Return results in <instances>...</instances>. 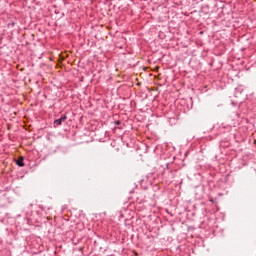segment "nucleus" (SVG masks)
<instances>
[{
	"label": "nucleus",
	"instance_id": "nucleus-1",
	"mask_svg": "<svg viewBox=\"0 0 256 256\" xmlns=\"http://www.w3.org/2000/svg\"><path fill=\"white\" fill-rule=\"evenodd\" d=\"M65 121H67V115H62L59 119L54 121V127H59V125Z\"/></svg>",
	"mask_w": 256,
	"mask_h": 256
},
{
	"label": "nucleus",
	"instance_id": "nucleus-2",
	"mask_svg": "<svg viewBox=\"0 0 256 256\" xmlns=\"http://www.w3.org/2000/svg\"><path fill=\"white\" fill-rule=\"evenodd\" d=\"M16 164L18 167H25V163H23V157H19L18 160H16Z\"/></svg>",
	"mask_w": 256,
	"mask_h": 256
}]
</instances>
